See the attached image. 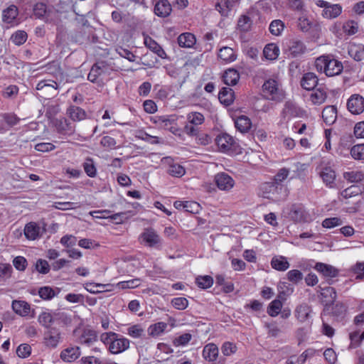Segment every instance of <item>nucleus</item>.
<instances>
[{
	"mask_svg": "<svg viewBox=\"0 0 364 364\" xmlns=\"http://www.w3.org/2000/svg\"><path fill=\"white\" fill-rule=\"evenodd\" d=\"M28 39V34L26 31L18 30L14 32L11 38L10 41L16 46H20L23 45Z\"/></svg>",
	"mask_w": 364,
	"mask_h": 364,
	"instance_id": "nucleus-46",
	"label": "nucleus"
},
{
	"mask_svg": "<svg viewBox=\"0 0 364 364\" xmlns=\"http://www.w3.org/2000/svg\"><path fill=\"white\" fill-rule=\"evenodd\" d=\"M171 303L178 310H184L188 306V301L185 297H175L171 300Z\"/></svg>",
	"mask_w": 364,
	"mask_h": 364,
	"instance_id": "nucleus-63",
	"label": "nucleus"
},
{
	"mask_svg": "<svg viewBox=\"0 0 364 364\" xmlns=\"http://www.w3.org/2000/svg\"><path fill=\"white\" fill-rule=\"evenodd\" d=\"M349 55L356 61H361L364 58V46L352 45L348 48Z\"/></svg>",
	"mask_w": 364,
	"mask_h": 364,
	"instance_id": "nucleus-40",
	"label": "nucleus"
},
{
	"mask_svg": "<svg viewBox=\"0 0 364 364\" xmlns=\"http://www.w3.org/2000/svg\"><path fill=\"white\" fill-rule=\"evenodd\" d=\"M143 242L149 247L160 250L162 246V240L156 232L152 228H148L141 235Z\"/></svg>",
	"mask_w": 364,
	"mask_h": 364,
	"instance_id": "nucleus-7",
	"label": "nucleus"
},
{
	"mask_svg": "<svg viewBox=\"0 0 364 364\" xmlns=\"http://www.w3.org/2000/svg\"><path fill=\"white\" fill-rule=\"evenodd\" d=\"M187 119L190 124L197 126L204 122L205 117L200 112H193L187 115Z\"/></svg>",
	"mask_w": 364,
	"mask_h": 364,
	"instance_id": "nucleus-57",
	"label": "nucleus"
},
{
	"mask_svg": "<svg viewBox=\"0 0 364 364\" xmlns=\"http://www.w3.org/2000/svg\"><path fill=\"white\" fill-rule=\"evenodd\" d=\"M55 78L59 82H53L55 86L53 84H48V82H51V80H43L40 81L36 85L37 90H42L46 87H52L55 90H58L59 88V84L63 82L64 80V74L60 66H58L55 72Z\"/></svg>",
	"mask_w": 364,
	"mask_h": 364,
	"instance_id": "nucleus-17",
	"label": "nucleus"
},
{
	"mask_svg": "<svg viewBox=\"0 0 364 364\" xmlns=\"http://www.w3.org/2000/svg\"><path fill=\"white\" fill-rule=\"evenodd\" d=\"M342 12V6L340 4H329L326 10H323L322 16L326 18H335L341 15Z\"/></svg>",
	"mask_w": 364,
	"mask_h": 364,
	"instance_id": "nucleus-38",
	"label": "nucleus"
},
{
	"mask_svg": "<svg viewBox=\"0 0 364 364\" xmlns=\"http://www.w3.org/2000/svg\"><path fill=\"white\" fill-rule=\"evenodd\" d=\"M171 11V6L167 0L158 1L154 6V13L160 17L168 16Z\"/></svg>",
	"mask_w": 364,
	"mask_h": 364,
	"instance_id": "nucleus-25",
	"label": "nucleus"
},
{
	"mask_svg": "<svg viewBox=\"0 0 364 364\" xmlns=\"http://www.w3.org/2000/svg\"><path fill=\"white\" fill-rule=\"evenodd\" d=\"M59 288H53L49 286L40 287L38 289V295L43 300H51L60 293Z\"/></svg>",
	"mask_w": 364,
	"mask_h": 364,
	"instance_id": "nucleus-36",
	"label": "nucleus"
},
{
	"mask_svg": "<svg viewBox=\"0 0 364 364\" xmlns=\"http://www.w3.org/2000/svg\"><path fill=\"white\" fill-rule=\"evenodd\" d=\"M327 97V94L324 88L319 87L316 89L311 95V100L315 105L323 103Z\"/></svg>",
	"mask_w": 364,
	"mask_h": 364,
	"instance_id": "nucleus-44",
	"label": "nucleus"
},
{
	"mask_svg": "<svg viewBox=\"0 0 364 364\" xmlns=\"http://www.w3.org/2000/svg\"><path fill=\"white\" fill-rule=\"evenodd\" d=\"M38 321L41 326L47 330L52 328V324L55 323L54 311L47 310L41 312L38 317Z\"/></svg>",
	"mask_w": 364,
	"mask_h": 364,
	"instance_id": "nucleus-23",
	"label": "nucleus"
},
{
	"mask_svg": "<svg viewBox=\"0 0 364 364\" xmlns=\"http://www.w3.org/2000/svg\"><path fill=\"white\" fill-rule=\"evenodd\" d=\"M18 15V9L16 6L12 4L3 11L2 20L6 23H12Z\"/></svg>",
	"mask_w": 364,
	"mask_h": 364,
	"instance_id": "nucleus-30",
	"label": "nucleus"
},
{
	"mask_svg": "<svg viewBox=\"0 0 364 364\" xmlns=\"http://www.w3.org/2000/svg\"><path fill=\"white\" fill-rule=\"evenodd\" d=\"M337 117V109L334 106H327L322 112V118L327 125L333 124Z\"/></svg>",
	"mask_w": 364,
	"mask_h": 364,
	"instance_id": "nucleus-33",
	"label": "nucleus"
},
{
	"mask_svg": "<svg viewBox=\"0 0 364 364\" xmlns=\"http://www.w3.org/2000/svg\"><path fill=\"white\" fill-rule=\"evenodd\" d=\"M302 110L296 105V103L287 101L285 102L284 108L282 111V117L284 119H289L293 117L301 116Z\"/></svg>",
	"mask_w": 364,
	"mask_h": 364,
	"instance_id": "nucleus-14",
	"label": "nucleus"
},
{
	"mask_svg": "<svg viewBox=\"0 0 364 364\" xmlns=\"http://www.w3.org/2000/svg\"><path fill=\"white\" fill-rule=\"evenodd\" d=\"M127 333L134 338H139L145 336L144 329L140 324H135L129 326L127 329Z\"/></svg>",
	"mask_w": 364,
	"mask_h": 364,
	"instance_id": "nucleus-50",
	"label": "nucleus"
},
{
	"mask_svg": "<svg viewBox=\"0 0 364 364\" xmlns=\"http://www.w3.org/2000/svg\"><path fill=\"white\" fill-rule=\"evenodd\" d=\"M346 180L351 183H358L364 179V173L361 171H349L343 173Z\"/></svg>",
	"mask_w": 364,
	"mask_h": 364,
	"instance_id": "nucleus-54",
	"label": "nucleus"
},
{
	"mask_svg": "<svg viewBox=\"0 0 364 364\" xmlns=\"http://www.w3.org/2000/svg\"><path fill=\"white\" fill-rule=\"evenodd\" d=\"M177 41L180 47L192 48L196 44V39L193 34L183 33L179 35Z\"/></svg>",
	"mask_w": 364,
	"mask_h": 364,
	"instance_id": "nucleus-35",
	"label": "nucleus"
},
{
	"mask_svg": "<svg viewBox=\"0 0 364 364\" xmlns=\"http://www.w3.org/2000/svg\"><path fill=\"white\" fill-rule=\"evenodd\" d=\"M284 23L282 21L277 19L271 22L269 30L274 36H279L284 28Z\"/></svg>",
	"mask_w": 364,
	"mask_h": 364,
	"instance_id": "nucleus-53",
	"label": "nucleus"
},
{
	"mask_svg": "<svg viewBox=\"0 0 364 364\" xmlns=\"http://www.w3.org/2000/svg\"><path fill=\"white\" fill-rule=\"evenodd\" d=\"M318 80L317 76L314 73H306L301 80V86L306 90H311L317 85Z\"/></svg>",
	"mask_w": 364,
	"mask_h": 364,
	"instance_id": "nucleus-22",
	"label": "nucleus"
},
{
	"mask_svg": "<svg viewBox=\"0 0 364 364\" xmlns=\"http://www.w3.org/2000/svg\"><path fill=\"white\" fill-rule=\"evenodd\" d=\"M282 308V301L279 299H274L269 304L267 307V314L272 317H275L279 315Z\"/></svg>",
	"mask_w": 364,
	"mask_h": 364,
	"instance_id": "nucleus-51",
	"label": "nucleus"
},
{
	"mask_svg": "<svg viewBox=\"0 0 364 364\" xmlns=\"http://www.w3.org/2000/svg\"><path fill=\"white\" fill-rule=\"evenodd\" d=\"M282 186H278L273 181L264 182L259 186V191L263 198L274 199L276 196L282 191Z\"/></svg>",
	"mask_w": 364,
	"mask_h": 364,
	"instance_id": "nucleus-11",
	"label": "nucleus"
},
{
	"mask_svg": "<svg viewBox=\"0 0 364 364\" xmlns=\"http://www.w3.org/2000/svg\"><path fill=\"white\" fill-rule=\"evenodd\" d=\"M215 143L221 152L228 154L240 153V147L238 143L227 133L219 134L215 139Z\"/></svg>",
	"mask_w": 364,
	"mask_h": 364,
	"instance_id": "nucleus-3",
	"label": "nucleus"
},
{
	"mask_svg": "<svg viewBox=\"0 0 364 364\" xmlns=\"http://www.w3.org/2000/svg\"><path fill=\"white\" fill-rule=\"evenodd\" d=\"M235 126L240 132L246 133L250 129L252 122L249 117L245 115H241L235 119Z\"/></svg>",
	"mask_w": 364,
	"mask_h": 364,
	"instance_id": "nucleus-37",
	"label": "nucleus"
},
{
	"mask_svg": "<svg viewBox=\"0 0 364 364\" xmlns=\"http://www.w3.org/2000/svg\"><path fill=\"white\" fill-rule=\"evenodd\" d=\"M320 176L326 186L329 188L334 187L336 173L331 167L323 168L320 173Z\"/></svg>",
	"mask_w": 364,
	"mask_h": 364,
	"instance_id": "nucleus-31",
	"label": "nucleus"
},
{
	"mask_svg": "<svg viewBox=\"0 0 364 364\" xmlns=\"http://www.w3.org/2000/svg\"><path fill=\"white\" fill-rule=\"evenodd\" d=\"M289 215L294 222H309L310 220V215L302 204L292 205Z\"/></svg>",
	"mask_w": 364,
	"mask_h": 364,
	"instance_id": "nucleus-10",
	"label": "nucleus"
},
{
	"mask_svg": "<svg viewBox=\"0 0 364 364\" xmlns=\"http://www.w3.org/2000/svg\"><path fill=\"white\" fill-rule=\"evenodd\" d=\"M82 167L84 168L85 172L88 176L93 178L96 176L97 168L95 165V162L92 158H86L82 164Z\"/></svg>",
	"mask_w": 364,
	"mask_h": 364,
	"instance_id": "nucleus-47",
	"label": "nucleus"
},
{
	"mask_svg": "<svg viewBox=\"0 0 364 364\" xmlns=\"http://www.w3.org/2000/svg\"><path fill=\"white\" fill-rule=\"evenodd\" d=\"M12 309L17 314L21 316H26L30 313L31 306L25 301L15 300L12 302Z\"/></svg>",
	"mask_w": 364,
	"mask_h": 364,
	"instance_id": "nucleus-34",
	"label": "nucleus"
},
{
	"mask_svg": "<svg viewBox=\"0 0 364 364\" xmlns=\"http://www.w3.org/2000/svg\"><path fill=\"white\" fill-rule=\"evenodd\" d=\"M347 109L353 114H360L364 111V97L359 94H353L347 101Z\"/></svg>",
	"mask_w": 364,
	"mask_h": 364,
	"instance_id": "nucleus-8",
	"label": "nucleus"
},
{
	"mask_svg": "<svg viewBox=\"0 0 364 364\" xmlns=\"http://www.w3.org/2000/svg\"><path fill=\"white\" fill-rule=\"evenodd\" d=\"M196 283L198 287L205 289L210 288L213 284V279L210 276H199L196 279Z\"/></svg>",
	"mask_w": 364,
	"mask_h": 364,
	"instance_id": "nucleus-55",
	"label": "nucleus"
},
{
	"mask_svg": "<svg viewBox=\"0 0 364 364\" xmlns=\"http://www.w3.org/2000/svg\"><path fill=\"white\" fill-rule=\"evenodd\" d=\"M97 332L90 328H85L79 337V342L81 344H85L87 346L92 345L94 342L97 341Z\"/></svg>",
	"mask_w": 364,
	"mask_h": 364,
	"instance_id": "nucleus-29",
	"label": "nucleus"
},
{
	"mask_svg": "<svg viewBox=\"0 0 364 364\" xmlns=\"http://www.w3.org/2000/svg\"><path fill=\"white\" fill-rule=\"evenodd\" d=\"M352 272L356 274L355 279H364V262H358L351 267Z\"/></svg>",
	"mask_w": 364,
	"mask_h": 364,
	"instance_id": "nucleus-64",
	"label": "nucleus"
},
{
	"mask_svg": "<svg viewBox=\"0 0 364 364\" xmlns=\"http://www.w3.org/2000/svg\"><path fill=\"white\" fill-rule=\"evenodd\" d=\"M66 114L74 122L82 121L87 118V112L76 105H70L66 109Z\"/></svg>",
	"mask_w": 364,
	"mask_h": 364,
	"instance_id": "nucleus-16",
	"label": "nucleus"
},
{
	"mask_svg": "<svg viewBox=\"0 0 364 364\" xmlns=\"http://www.w3.org/2000/svg\"><path fill=\"white\" fill-rule=\"evenodd\" d=\"M185 168L178 164H171L168 168V174L174 177H181L185 174Z\"/></svg>",
	"mask_w": 364,
	"mask_h": 364,
	"instance_id": "nucleus-61",
	"label": "nucleus"
},
{
	"mask_svg": "<svg viewBox=\"0 0 364 364\" xmlns=\"http://www.w3.org/2000/svg\"><path fill=\"white\" fill-rule=\"evenodd\" d=\"M138 139H140L146 142H148L151 144H158L161 143L159 138L158 136H151L144 131H139L137 135L136 136Z\"/></svg>",
	"mask_w": 364,
	"mask_h": 364,
	"instance_id": "nucleus-56",
	"label": "nucleus"
},
{
	"mask_svg": "<svg viewBox=\"0 0 364 364\" xmlns=\"http://www.w3.org/2000/svg\"><path fill=\"white\" fill-rule=\"evenodd\" d=\"M264 56L268 60H275L279 54V49L274 43H269L263 50Z\"/></svg>",
	"mask_w": 364,
	"mask_h": 364,
	"instance_id": "nucleus-41",
	"label": "nucleus"
},
{
	"mask_svg": "<svg viewBox=\"0 0 364 364\" xmlns=\"http://www.w3.org/2000/svg\"><path fill=\"white\" fill-rule=\"evenodd\" d=\"M364 188L358 185H352L341 192V196L345 198L357 196L363 193Z\"/></svg>",
	"mask_w": 364,
	"mask_h": 364,
	"instance_id": "nucleus-45",
	"label": "nucleus"
},
{
	"mask_svg": "<svg viewBox=\"0 0 364 364\" xmlns=\"http://www.w3.org/2000/svg\"><path fill=\"white\" fill-rule=\"evenodd\" d=\"M350 154L355 160H364V144L353 146Z\"/></svg>",
	"mask_w": 364,
	"mask_h": 364,
	"instance_id": "nucleus-62",
	"label": "nucleus"
},
{
	"mask_svg": "<svg viewBox=\"0 0 364 364\" xmlns=\"http://www.w3.org/2000/svg\"><path fill=\"white\" fill-rule=\"evenodd\" d=\"M262 92L264 97L269 100L281 102L284 98V92L274 79H269L264 82Z\"/></svg>",
	"mask_w": 364,
	"mask_h": 364,
	"instance_id": "nucleus-4",
	"label": "nucleus"
},
{
	"mask_svg": "<svg viewBox=\"0 0 364 364\" xmlns=\"http://www.w3.org/2000/svg\"><path fill=\"white\" fill-rule=\"evenodd\" d=\"M100 341L112 354H119L129 348L130 341L115 332H105L100 335Z\"/></svg>",
	"mask_w": 364,
	"mask_h": 364,
	"instance_id": "nucleus-1",
	"label": "nucleus"
},
{
	"mask_svg": "<svg viewBox=\"0 0 364 364\" xmlns=\"http://www.w3.org/2000/svg\"><path fill=\"white\" fill-rule=\"evenodd\" d=\"M306 50V47L303 41L293 39L289 41L288 46L289 56L296 58L303 55Z\"/></svg>",
	"mask_w": 364,
	"mask_h": 364,
	"instance_id": "nucleus-15",
	"label": "nucleus"
},
{
	"mask_svg": "<svg viewBox=\"0 0 364 364\" xmlns=\"http://www.w3.org/2000/svg\"><path fill=\"white\" fill-rule=\"evenodd\" d=\"M109 65L105 61L95 63L87 75V79L92 82L99 83L102 81L101 77L109 73Z\"/></svg>",
	"mask_w": 364,
	"mask_h": 364,
	"instance_id": "nucleus-6",
	"label": "nucleus"
},
{
	"mask_svg": "<svg viewBox=\"0 0 364 364\" xmlns=\"http://www.w3.org/2000/svg\"><path fill=\"white\" fill-rule=\"evenodd\" d=\"M252 19L246 15L241 16L237 21V29L242 33H247L251 30Z\"/></svg>",
	"mask_w": 364,
	"mask_h": 364,
	"instance_id": "nucleus-42",
	"label": "nucleus"
},
{
	"mask_svg": "<svg viewBox=\"0 0 364 364\" xmlns=\"http://www.w3.org/2000/svg\"><path fill=\"white\" fill-rule=\"evenodd\" d=\"M167 327V323L165 322H158L151 325L148 328L149 336L155 337L161 335Z\"/></svg>",
	"mask_w": 364,
	"mask_h": 364,
	"instance_id": "nucleus-49",
	"label": "nucleus"
},
{
	"mask_svg": "<svg viewBox=\"0 0 364 364\" xmlns=\"http://www.w3.org/2000/svg\"><path fill=\"white\" fill-rule=\"evenodd\" d=\"M144 44L149 50H151L153 53H156L161 58H167V55L164 50L161 48V46L159 44H158L156 41H155L151 37L146 36L144 38Z\"/></svg>",
	"mask_w": 364,
	"mask_h": 364,
	"instance_id": "nucleus-21",
	"label": "nucleus"
},
{
	"mask_svg": "<svg viewBox=\"0 0 364 364\" xmlns=\"http://www.w3.org/2000/svg\"><path fill=\"white\" fill-rule=\"evenodd\" d=\"M61 339V333L59 329L56 328H52L48 329L47 332L44 336V343L45 345L50 348H55Z\"/></svg>",
	"mask_w": 364,
	"mask_h": 364,
	"instance_id": "nucleus-12",
	"label": "nucleus"
},
{
	"mask_svg": "<svg viewBox=\"0 0 364 364\" xmlns=\"http://www.w3.org/2000/svg\"><path fill=\"white\" fill-rule=\"evenodd\" d=\"M314 269L322 274L325 277H336L339 274V269L331 264L322 262H317Z\"/></svg>",
	"mask_w": 364,
	"mask_h": 364,
	"instance_id": "nucleus-20",
	"label": "nucleus"
},
{
	"mask_svg": "<svg viewBox=\"0 0 364 364\" xmlns=\"http://www.w3.org/2000/svg\"><path fill=\"white\" fill-rule=\"evenodd\" d=\"M342 28L346 35L352 36L358 32V24L353 20H348L343 23Z\"/></svg>",
	"mask_w": 364,
	"mask_h": 364,
	"instance_id": "nucleus-52",
	"label": "nucleus"
},
{
	"mask_svg": "<svg viewBox=\"0 0 364 364\" xmlns=\"http://www.w3.org/2000/svg\"><path fill=\"white\" fill-rule=\"evenodd\" d=\"M289 174V168H280L277 174L274 176L273 182L278 186H282V183L288 177Z\"/></svg>",
	"mask_w": 364,
	"mask_h": 364,
	"instance_id": "nucleus-59",
	"label": "nucleus"
},
{
	"mask_svg": "<svg viewBox=\"0 0 364 364\" xmlns=\"http://www.w3.org/2000/svg\"><path fill=\"white\" fill-rule=\"evenodd\" d=\"M80 348L78 346H68L63 349L60 355L64 362L71 363L80 356Z\"/></svg>",
	"mask_w": 364,
	"mask_h": 364,
	"instance_id": "nucleus-18",
	"label": "nucleus"
},
{
	"mask_svg": "<svg viewBox=\"0 0 364 364\" xmlns=\"http://www.w3.org/2000/svg\"><path fill=\"white\" fill-rule=\"evenodd\" d=\"M223 82L229 86L235 85L240 79L238 71L234 68L226 70L223 75Z\"/></svg>",
	"mask_w": 364,
	"mask_h": 364,
	"instance_id": "nucleus-32",
	"label": "nucleus"
},
{
	"mask_svg": "<svg viewBox=\"0 0 364 364\" xmlns=\"http://www.w3.org/2000/svg\"><path fill=\"white\" fill-rule=\"evenodd\" d=\"M45 228H41L36 223L31 222L24 228V235L28 240H34L41 236Z\"/></svg>",
	"mask_w": 364,
	"mask_h": 364,
	"instance_id": "nucleus-19",
	"label": "nucleus"
},
{
	"mask_svg": "<svg viewBox=\"0 0 364 364\" xmlns=\"http://www.w3.org/2000/svg\"><path fill=\"white\" fill-rule=\"evenodd\" d=\"M272 267L277 271H285L289 267V263L284 256H276L272 259Z\"/></svg>",
	"mask_w": 364,
	"mask_h": 364,
	"instance_id": "nucleus-39",
	"label": "nucleus"
},
{
	"mask_svg": "<svg viewBox=\"0 0 364 364\" xmlns=\"http://www.w3.org/2000/svg\"><path fill=\"white\" fill-rule=\"evenodd\" d=\"M192 335L189 333H185L173 340V345L176 347L185 346L191 340Z\"/></svg>",
	"mask_w": 364,
	"mask_h": 364,
	"instance_id": "nucleus-58",
	"label": "nucleus"
},
{
	"mask_svg": "<svg viewBox=\"0 0 364 364\" xmlns=\"http://www.w3.org/2000/svg\"><path fill=\"white\" fill-rule=\"evenodd\" d=\"M320 289L321 295L324 298H328L329 303H333L337 297V294L333 287H322L321 286L318 287Z\"/></svg>",
	"mask_w": 364,
	"mask_h": 364,
	"instance_id": "nucleus-48",
	"label": "nucleus"
},
{
	"mask_svg": "<svg viewBox=\"0 0 364 364\" xmlns=\"http://www.w3.org/2000/svg\"><path fill=\"white\" fill-rule=\"evenodd\" d=\"M311 309L307 304H301L295 310V316L301 322L308 321L311 318Z\"/></svg>",
	"mask_w": 364,
	"mask_h": 364,
	"instance_id": "nucleus-28",
	"label": "nucleus"
},
{
	"mask_svg": "<svg viewBox=\"0 0 364 364\" xmlns=\"http://www.w3.org/2000/svg\"><path fill=\"white\" fill-rule=\"evenodd\" d=\"M177 118L175 115L155 116L153 122L159 128L168 130L173 134H177L178 129L177 127Z\"/></svg>",
	"mask_w": 364,
	"mask_h": 364,
	"instance_id": "nucleus-5",
	"label": "nucleus"
},
{
	"mask_svg": "<svg viewBox=\"0 0 364 364\" xmlns=\"http://www.w3.org/2000/svg\"><path fill=\"white\" fill-rule=\"evenodd\" d=\"M218 57L225 63H232L237 59V53L232 48L223 46L219 50Z\"/></svg>",
	"mask_w": 364,
	"mask_h": 364,
	"instance_id": "nucleus-27",
	"label": "nucleus"
},
{
	"mask_svg": "<svg viewBox=\"0 0 364 364\" xmlns=\"http://www.w3.org/2000/svg\"><path fill=\"white\" fill-rule=\"evenodd\" d=\"M218 99L223 105L229 106L234 102L235 92L230 87H223L219 92Z\"/></svg>",
	"mask_w": 364,
	"mask_h": 364,
	"instance_id": "nucleus-26",
	"label": "nucleus"
},
{
	"mask_svg": "<svg viewBox=\"0 0 364 364\" xmlns=\"http://www.w3.org/2000/svg\"><path fill=\"white\" fill-rule=\"evenodd\" d=\"M55 323L58 325L68 326L72 323V318L64 311H54Z\"/></svg>",
	"mask_w": 364,
	"mask_h": 364,
	"instance_id": "nucleus-43",
	"label": "nucleus"
},
{
	"mask_svg": "<svg viewBox=\"0 0 364 364\" xmlns=\"http://www.w3.org/2000/svg\"><path fill=\"white\" fill-rule=\"evenodd\" d=\"M33 11L36 18H43L47 11V5L43 2H37L33 6Z\"/></svg>",
	"mask_w": 364,
	"mask_h": 364,
	"instance_id": "nucleus-60",
	"label": "nucleus"
},
{
	"mask_svg": "<svg viewBox=\"0 0 364 364\" xmlns=\"http://www.w3.org/2000/svg\"><path fill=\"white\" fill-rule=\"evenodd\" d=\"M219 350L214 343H208L203 350V357L208 362H214L218 356Z\"/></svg>",
	"mask_w": 364,
	"mask_h": 364,
	"instance_id": "nucleus-24",
	"label": "nucleus"
},
{
	"mask_svg": "<svg viewBox=\"0 0 364 364\" xmlns=\"http://www.w3.org/2000/svg\"><path fill=\"white\" fill-rule=\"evenodd\" d=\"M315 67L317 71L324 73L328 77L339 75L343 68L341 62L328 55L317 58L315 60Z\"/></svg>",
	"mask_w": 364,
	"mask_h": 364,
	"instance_id": "nucleus-2",
	"label": "nucleus"
},
{
	"mask_svg": "<svg viewBox=\"0 0 364 364\" xmlns=\"http://www.w3.org/2000/svg\"><path fill=\"white\" fill-rule=\"evenodd\" d=\"M54 124L57 132L63 136H70L75 131V125L65 117L57 119Z\"/></svg>",
	"mask_w": 364,
	"mask_h": 364,
	"instance_id": "nucleus-9",
	"label": "nucleus"
},
{
	"mask_svg": "<svg viewBox=\"0 0 364 364\" xmlns=\"http://www.w3.org/2000/svg\"><path fill=\"white\" fill-rule=\"evenodd\" d=\"M215 182L218 188L223 191H228L231 189L235 183L232 178L224 172H221L215 175Z\"/></svg>",
	"mask_w": 364,
	"mask_h": 364,
	"instance_id": "nucleus-13",
	"label": "nucleus"
}]
</instances>
